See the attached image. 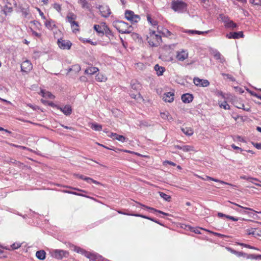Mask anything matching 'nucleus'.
Masks as SVG:
<instances>
[{"instance_id": "obj_18", "label": "nucleus", "mask_w": 261, "mask_h": 261, "mask_svg": "<svg viewBox=\"0 0 261 261\" xmlns=\"http://www.w3.org/2000/svg\"><path fill=\"white\" fill-rule=\"evenodd\" d=\"M223 21L225 23V26L227 28H230L234 29L237 27V24L233 22V21L230 20L228 18H224Z\"/></svg>"}, {"instance_id": "obj_42", "label": "nucleus", "mask_w": 261, "mask_h": 261, "mask_svg": "<svg viewBox=\"0 0 261 261\" xmlns=\"http://www.w3.org/2000/svg\"><path fill=\"white\" fill-rule=\"evenodd\" d=\"M210 82L207 80L202 79V82L200 83L201 87H206L209 86Z\"/></svg>"}, {"instance_id": "obj_43", "label": "nucleus", "mask_w": 261, "mask_h": 261, "mask_svg": "<svg viewBox=\"0 0 261 261\" xmlns=\"http://www.w3.org/2000/svg\"><path fill=\"white\" fill-rule=\"evenodd\" d=\"M151 125L146 121H141L140 122L139 126L140 127H148Z\"/></svg>"}, {"instance_id": "obj_8", "label": "nucleus", "mask_w": 261, "mask_h": 261, "mask_svg": "<svg viewBox=\"0 0 261 261\" xmlns=\"http://www.w3.org/2000/svg\"><path fill=\"white\" fill-rule=\"evenodd\" d=\"M99 10L102 17H108L111 13V10L109 6L106 5L99 6Z\"/></svg>"}, {"instance_id": "obj_17", "label": "nucleus", "mask_w": 261, "mask_h": 261, "mask_svg": "<svg viewBox=\"0 0 261 261\" xmlns=\"http://www.w3.org/2000/svg\"><path fill=\"white\" fill-rule=\"evenodd\" d=\"M77 2L81 5L82 8L90 11L91 5L88 2V0H78Z\"/></svg>"}, {"instance_id": "obj_41", "label": "nucleus", "mask_w": 261, "mask_h": 261, "mask_svg": "<svg viewBox=\"0 0 261 261\" xmlns=\"http://www.w3.org/2000/svg\"><path fill=\"white\" fill-rule=\"evenodd\" d=\"M21 12L22 13L23 16L25 17H27L29 14V10L27 8H21Z\"/></svg>"}, {"instance_id": "obj_58", "label": "nucleus", "mask_w": 261, "mask_h": 261, "mask_svg": "<svg viewBox=\"0 0 261 261\" xmlns=\"http://www.w3.org/2000/svg\"><path fill=\"white\" fill-rule=\"evenodd\" d=\"M236 252V255L238 256H243L246 257V255H247V253L242 252H238V251H235Z\"/></svg>"}, {"instance_id": "obj_5", "label": "nucleus", "mask_w": 261, "mask_h": 261, "mask_svg": "<svg viewBox=\"0 0 261 261\" xmlns=\"http://www.w3.org/2000/svg\"><path fill=\"white\" fill-rule=\"evenodd\" d=\"M245 231L247 235H252L254 237H261V228L256 226L255 225L250 226Z\"/></svg>"}, {"instance_id": "obj_34", "label": "nucleus", "mask_w": 261, "mask_h": 261, "mask_svg": "<svg viewBox=\"0 0 261 261\" xmlns=\"http://www.w3.org/2000/svg\"><path fill=\"white\" fill-rule=\"evenodd\" d=\"M147 21L152 25L156 26L158 25V21L154 20L152 19L150 15L149 14H147Z\"/></svg>"}, {"instance_id": "obj_52", "label": "nucleus", "mask_w": 261, "mask_h": 261, "mask_svg": "<svg viewBox=\"0 0 261 261\" xmlns=\"http://www.w3.org/2000/svg\"><path fill=\"white\" fill-rule=\"evenodd\" d=\"M246 257L248 259H257L256 255L255 254H247V255H246Z\"/></svg>"}, {"instance_id": "obj_3", "label": "nucleus", "mask_w": 261, "mask_h": 261, "mask_svg": "<svg viewBox=\"0 0 261 261\" xmlns=\"http://www.w3.org/2000/svg\"><path fill=\"white\" fill-rule=\"evenodd\" d=\"M149 44L152 47H156L162 43V37L160 35L155 33L154 31H150L149 36L147 37Z\"/></svg>"}, {"instance_id": "obj_50", "label": "nucleus", "mask_w": 261, "mask_h": 261, "mask_svg": "<svg viewBox=\"0 0 261 261\" xmlns=\"http://www.w3.org/2000/svg\"><path fill=\"white\" fill-rule=\"evenodd\" d=\"M53 7L55 9L60 12L61 10V6L60 4L55 3L54 4Z\"/></svg>"}, {"instance_id": "obj_6", "label": "nucleus", "mask_w": 261, "mask_h": 261, "mask_svg": "<svg viewBox=\"0 0 261 261\" xmlns=\"http://www.w3.org/2000/svg\"><path fill=\"white\" fill-rule=\"evenodd\" d=\"M51 256L58 259H62L63 257H67L69 253L67 251L60 249L54 250L51 252Z\"/></svg>"}, {"instance_id": "obj_35", "label": "nucleus", "mask_w": 261, "mask_h": 261, "mask_svg": "<svg viewBox=\"0 0 261 261\" xmlns=\"http://www.w3.org/2000/svg\"><path fill=\"white\" fill-rule=\"evenodd\" d=\"M75 18H76V15H74L73 13H69L66 17V19H67V21L69 22H70L71 21H73V20H75Z\"/></svg>"}, {"instance_id": "obj_64", "label": "nucleus", "mask_w": 261, "mask_h": 261, "mask_svg": "<svg viewBox=\"0 0 261 261\" xmlns=\"http://www.w3.org/2000/svg\"><path fill=\"white\" fill-rule=\"evenodd\" d=\"M32 34L35 36H36L37 37H41V34L35 32V31H33L32 30Z\"/></svg>"}, {"instance_id": "obj_40", "label": "nucleus", "mask_w": 261, "mask_h": 261, "mask_svg": "<svg viewBox=\"0 0 261 261\" xmlns=\"http://www.w3.org/2000/svg\"><path fill=\"white\" fill-rule=\"evenodd\" d=\"M130 95L132 98H134L135 99L138 100L140 99V100L143 99V97L141 96L140 93H138L137 94H135L133 93L130 94Z\"/></svg>"}, {"instance_id": "obj_62", "label": "nucleus", "mask_w": 261, "mask_h": 261, "mask_svg": "<svg viewBox=\"0 0 261 261\" xmlns=\"http://www.w3.org/2000/svg\"><path fill=\"white\" fill-rule=\"evenodd\" d=\"M209 232L213 233L215 236H218V237H221V238H222L223 237H226V236L224 235V234H221V233H218V232H212V231H208Z\"/></svg>"}, {"instance_id": "obj_53", "label": "nucleus", "mask_w": 261, "mask_h": 261, "mask_svg": "<svg viewBox=\"0 0 261 261\" xmlns=\"http://www.w3.org/2000/svg\"><path fill=\"white\" fill-rule=\"evenodd\" d=\"M20 246L21 245L19 243H14L11 246V247L14 250L19 248Z\"/></svg>"}, {"instance_id": "obj_9", "label": "nucleus", "mask_w": 261, "mask_h": 261, "mask_svg": "<svg viewBox=\"0 0 261 261\" xmlns=\"http://www.w3.org/2000/svg\"><path fill=\"white\" fill-rule=\"evenodd\" d=\"M32 68V65L30 61L26 60L21 65V70L23 72H28Z\"/></svg>"}, {"instance_id": "obj_38", "label": "nucleus", "mask_w": 261, "mask_h": 261, "mask_svg": "<svg viewBox=\"0 0 261 261\" xmlns=\"http://www.w3.org/2000/svg\"><path fill=\"white\" fill-rule=\"evenodd\" d=\"M220 107L221 108H223L225 110H229L230 109V106L227 103L226 101H224L222 102L220 105Z\"/></svg>"}, {"instance_id": "obj_21", "label": "nucleus", "mask_w": 261, "mask_h": 261, "mask_svg": "<svg viewBox=\"0 0 261 261\" xmlns=\"http://www.w3.org/2000/svg\"><path fill=\"white\" fill-rule=\"evenodd\" d=\"M198 177L199 178L203 180H212V181H215V182H220V183H221L222 184L229 185L227 182H226L225 181L220 180L216 179V178H214L213 177H210V176H206L205 178L204 177H202L200 176H199Z\"/></svg>"}, {"instance_id": "obj_36", "label": "nucleus", "mask_w": 261, "mask_h": 261, "mask_svg": "<svg viewBox=\"0 0 261 261\" xmlns=\"http://www.w3.org/2000/svg\"><path fill=\"white\" fill-rule=\"evenodd\" d=\"M160 115L161 117L164 119L170 120L171 118L168 112H161Z\"/></svg>"}, {"instance_id": "obj_37", "label": "nucleus", "mask_w": 261, "mask_h": 261, "mask_svg": "<svg viewBox=\"0 0 261 261\" xmlns=\"http://www.w3.org/2000/svg\"><path fill=\"white\" fill-rule=\"evenodd\" d=\"M91 128L94 129L95 130L100 131L102 129V126L97 123H92L91 125Z\"/></svg>"}, {"instance_id": "obj_27", "label": "nucleus", "mask_w": 261, "mask_h": 261, "mask_svg": "<svg viewBox=\"0 0 261 261\" xmlns=\"http://www.w3.org/2000/svg\"><path fill=\"white\" fill-rule=\"evenodd\" d=\"M181 131L187 136H192L193 134V130L191 127H182Z\"/></svg>"}, {"instance_id": "obj_32", "label": "nucleus", "mask_w": 261, "mask_h": 261, "mask_svg": "<svg viewBox=\"0 0 261 261\" xmlns=\"http://www.w3.org/2000/svg\"><path fill=\"white\" fill-rule=\"evenodd\" d=\"M160 196L165 200L169 202L171 200V197L162 192H158Z\"/></svg>"}, {"instance_id": "obj_19", "label": "nucleus", "mask_w": 261, "mask_h": 261, "mask_svg": "<svg viewBox=\"0 0 261 261\" xmlns=\"http://www.w3.org/2000/svg\"><path fill=\"white\" fill-rule=\"evenodd\" d=\"M44 25L46 28H47L49 30H53L54 28H56V25L55 24V22L52 19L46 20Z\"/></svg>"}, {"instance_id": "obj_48", "label": "nucleus", "mask_w": 261, "mask_h": 261, "mask_svg": "<svg viewBox=\"0 0 261 261\" xmlns=\"http://www.w3.org/2000/svg\"><path fill=\"white\" fill-rule=\"evenodd\" d=\"M249 2L254 5H261V0H249Z\"/></svg>"}, {"instance_id": "obj_11", "label": "nucleus", "mask_w": 261, "mask_h": 261, "mask_svg": "<svg viewBox=\"0 0 261 261\" xmlns=\"http://www.w3.org/2000/svg\"><path fill=\"white\" fill-rule=\"evenodd\" d=\"M58 109L62 112L66 116L70 115L72 111L71 107L68 105H66L64 107H58Z\"/></svg>"}, {"instance_id": "obj_33", "label": "nucleus", "mask_w": 261, "mask_h": 261, "mask_svg": "<svg viewBox=\"0 0 261 261\" xmlns=\"http://www.w3.org/2000/svg\"><path fill=\"white\" fill-rule=\"evenodd\" d=\"M13 11V7L12 6H10L9 5H6L3 11L5 15H8L11 13Z\"/></svg>"}, {"instance_id": "obj_22", "label": "nucleus", "mask_w": 261, "mask_h": 261, "mask_svg": "<svg viewBox=\"0 0 261 261\" xmlns=\"http://www.w3.org/2000/svg\"><path fill=\"white\" fill-rule=\"evenodd\" d=\"M154 69L156 71L158 75L160 76L163 75L164 72L165 71V68L162 66L156 64L154 67Z\"/></svg>"}, {"instance_id": "obj_24", "label": "nucleus", "mask_w": 261, "mask_h": 261, "mask_svg": "<svg viewBox=\"0 0 261 261\" xmlns=\"http://www.w3.org/2000/svg\"><path fill=\"white\" fill-rule=\"evenodd\" d=\"M139 204L141 205L142 207H145V208H146L147 210H151L153 212H156V213L163 214V215H164L165 216H169V214H168V213H166L163 212H162L161 211L155 209V208H154L153 207H149V206H146L145 205L142 204L141 203H139Z\"/></svg>"}, {"instance_id": "obj_45", "label": "nucleus", "mask_w": 261, "mask_h": 261, "mask_svg": "<svg viewBox=\"0 0 261 261\" xmlns=\"http://www.w3.org/2000/svg\"><path fill=\"white\" fill-rule=\"evenodd\" d=\"M74 175L81 179H83L84 180H91L90 177L85 176L83 175H80V174H74Z\"/></svg>"}, {"instance_id": "obj_51", "label": "nucleus", "mask_w": 261, "mask_h": 261, "mask_svg": "<svg viewBox=\"0 0 261 261\" xmlns=\"http://www.w3.org/2000/svg\"><path fill=\"white\" fill-rule=\"evenodd\" d=\"M65 192L67 193H69V194H73V195H78V196H83V197H87L86 196H85V195H83L82 194L78 193H76V192H75L70 191H66Z\"/></svg>"}, {"instance_id": "obj_1", "label": "nucleus", "mask_w": 261, "mask_h": 261, "mask_svg": "<svg viewBox=\"0 0 261 261\" xmlns=\"http://www.w3.org/2000/svg\"><path fill=\"white\" fill-rule=\"evenodd\" d=\"M113 25L122 34H129L133 31L132 27L123 21L115 20L113 22Z\"/></svg>"}, {"instance_id": "obj_59", "label": "nucleus", "mask_w": 261, "mask_h": 261, "mask_svg": "<svg viewBox=\"0 0 261 261\" xmlns=\"http://www.w3.org/2000/svg\"><path fill=\"white\" fill-rule=\"evenodd\" d=\"M253 145L258 149H261V143H252Z\"/></svg>"}, {"instance_id": "obj_44", "label": "nucleus", "mask_w": 261, "mask_h": 261, "mask_svg": "<svg viewBox=\"0 0 261 261\" xmlns=\"http://www.w3.org/2000/svg\"><path fill=\"white\" fill-rule=\"evenodd\" d=\"M202 82V79L198 77H194L193 79V82L196 86H200V83Z\"/></svg>"}, {"instance_id": "obj_55", "label": "nucleus", "mask_w": 261, "mask_h": 261, "mask_svg": "<svg viewBox=\"0 0 261 261\" xmlns=\"http://www.w3.org/2000/svg\"><path fill=\"white\" fill-rule=\"evenodd\" d=\"M240 178L241 179H245V180H247L250 182H251L252 183H254L252 181H251V177H249V176H245V175H243V176H241L240 177Z\"/></svg>"}, {"instance_id": "obj_61", "label": "nucleus", "mask_w": 261, "mask_h": 261, "mask_svg": "<svg viewBox=\"0 0 261 261\" xmlns=\"http://www.w3.org/2000/svg\"><path fill=\"white\" fill-rule=\"evenodd\" d=\"M215 58L217 60L221 59V55L220 53L217 52L214 55Z\"/></svg>"}, {"instance_id": "obj_4", "label": "nucleus", "mask_w": 261, "mask_h": 261, "mask_svg": "<svg viewBox=\"0 0 261 261\" xmlns=\"http://www.w3.org/2000/svg\"><path fill=\"white\" fill-rule=\"evenodd\" d=\"M187 5L181 1H173L171 3V8L175 12L182 13L187 10Z\"/></svg>"}, {"instance_id": "obj_57", "label": "nucleus", "mask_w": 261, "mask_h": 261, "mask_svg": "<svg viewBox=\"0 0 261 261\" xmlns=\"http://www.w3.org/2000/svg\"><path fill=\"white\" fill-rule=\"evenodd\" d=\"M223 75L226 76L227 79L230 80L231 81H235L234 78L232 75H230L229 74L223 73Z\"/></svg>"}, {"instance_id": "obj_49", "label": "nucleus", "mask_w": 261, "mask_h": 261, "mask_svg": "<svg viewBox=\"0 0 261 261\" xmlns=\"http://www.w3.org/2000/svg\"><path fill=\"white\" fill-rule=\"evenodd\" d=\"M140 19V18L139 17V15H134L132 19H131V21L132 22H137L138 21H139Z\"/></svg>"}, {"instance_id": "obj_7", "label": "nucleus", "mask_w": 261, "mask_h": 261, "mask_svg": "<svg viewBox=\"0 0 261 261\" xmlns=\"http://www.w3.org/2000/svg\"><path fill=\"white\" fill-rule=\"evenodd\" d=\"M58 45L62 49H69L72 45V43L67 40L60 38L58 40Z\"/></svg>"}, {"instance_id": "obj_16", "label": "nucleus", "mask_w": 261, "mask_h": 261, "mask_svg": "<svg viewBox=\"0 0 261 261\" xmlns=\"http://www.w3.org/2000/svg\"><path fill=\"white\" fill-rule=\"evenodd\" d=\"M193 99V95L189 93L184 94L181 96V100L184 103H190Z\"/></svg>"}, {"instance_id": "obj_12", "label": "nucleus", "mask_w": 261, "mask_h": 261, "mask_svg": "<svg viewBox=\"0 0 261 261\" xmlns=\"http://www.w3.org/2000/svg\"><path fill=\"white\" fill-rule=\"evenodd\" d=\"M234 106L238 109H241L247 112H250V108L249 107L245 108L244 104L239 100H236L233 101Z\"/></svg>"}, {"instance_id": "obj_25", "label": "nucleus", "mask_w": 261, "mask_h": 261, "mask_svg": "<svg viewBox=\"0 0 261 261\" xmlns=\"http://www.w3.org/2000/svg\"><path fill=\"white\" fill-rule=\"evenodd\" d=\"M132 215L133 216L139 217H141V218H143L145 219H147L150 220L153 222H154L155 223H158L161 225H162L158 220H157L153 218L149 217L146 216L145 215H143L139 214H136L135 215Z\"/></svg>"}, {"instance_id": "obj_54", "label": "nucleus", "mask_w": 261, "mask_h": 261, "mask_svg": "<svg viewBox=\"0 0 261 261\" xmlns=\"http://www.w3.org/2000/svg\"><path fill=\"white\" fill-rule=\"evenodd\" d=\"M140 87V85L138 83L132 84V88L136 90L139 89Z\"/></svg>"}, {"instance_id": "obj_60", "label": "nucleus", "mask_w": 261, "mask_h": 261, "mask_svg": "<svg viewBox=\"0 0 261 261\" xmlns=\"http://www.w3.org/2000/svg\"><path fill=\"white\" fill-rule=\"evenodd\" d=\"M226 218L233 221H237L238 220V218L229 215L226 216Z\"/></svg>"}, {"instance_id": "obj_47", "label": "nucleus", "mask_w": 261, "mask_h": 261, "mask_svg": "<svg viewBox=\"0 0 261 261\" xmlns=\"http://www.w3.org/2000/svg\"><path fill=\"white\" fill-rule=\"evenodd\" d=\"M228 202L231 203V204H233L237 206H238L239 207H240V208H243V209H245V210H249V211H253L252 208H249V207H243L239 204H238L236 203H234V202H231V201H228Z\"/></svg>"}, {"instance_id": "obj_30", "label": "nucleus", "mask_w": 261, "mask_h": 261, "mask_svg": "<svg viewBox=\"0 0 261 261\" xmlns=\"http://www.w3.org/2000/svg\"><path fill=\"white\" fill-rule=\"evenodd\" d=\"M41 93L42 94V96L44 97L49 98L50 99H54L55 97V96L49 92L41 90Z\"/></svg>"}, {"instance_id": "obj_46", "label": "nucleus", "mask_w": 261, "mask_h": 261, "mask_svg": "<svg viewBox=\"0 0 261 261\" xmlns=\"http://www.w3.org/2000/svg\"><path fill=\"white\" fill-rule=\"evenodd\" d=\"M95 79L96 81L98 82H102L106 79V78L102 74H99L96 75Z\"/></svg>"}, {"instance_id": "obj_39", "label": "nucleus", "mask_w": 261, "mask_h": 261, "mask_svg": "<svg viewBox=\"0 0 261 261\" xmlns=\"http://www.w3.org/2000/svg\"><path fill=\"white\" fill-rule=\"evenodd\" d=\"M182 150L185 152H188L193 150V147L190 145H184L182 146Z\"/></svg>"}, {"instance_id": "obj_13", "label": "nucleus", "mask_w": 261, "mask_h": 261, "mask_svg": "<svg viewBox=\"0 0 261 261\" xmlns=\"http://www.w3.org/2000/svg\"><path fill=\"white\" fill-rule=\"evenodd\" d=\"M188 57V53L185 50H181V51L178 52L176 55V58L178 60L183 61L186 59Z\"/></svg>"}, {"instance_id": "obj_29", "label": "nucleus", "mask_w": 261, "mask_h": 261, "mask_svg": "<svg viewBox=\"0 0 261 261\" xmlns=\"http://www.w3.org/2000/svg\"><path fill=\"white\" fill-rule=\"evenodd\" d=\"M103 31H104V34H105L109 38H110L111 37L113 36V33L112 31L109 29V27L107 25L103 26Z\"/></svg>"}, {"instance_id": "obj_26", "label": "nucleus", "mask_w": 261, "mask_h": 261, "mask_svg": "<svg viewBox=\"0 0 261 261\" xmlns=\"http://www.w3.org/2000/svg\"><path fill=\"white\" fill-rule=\"evenodd\" d=\"M45 252L41 250L36 252V256L40 260H44L45 258Z\"/></svg>"}, {"instance_id": "obj_2", "label": "nucleus", "mask_w": 261, "mask_h": 261, "mask_svg": "<svg viewBox=\"0 0 261 261\" xmlns=\"http://www.w3.org/2000/svg\"><path fill=\"white\" fill-rule=\"evenodd\" d=\"M71 247L73 248V250L75 252L78 253H81L89 259H92L95 261H108L107 259L102 258L101 256L98 257L96 255L86 251L84 249L80 248V247L72 245Z\"/></svg>"}, {"instance_id": "obj_31", "label": "nucleus", "mask_w": 261, "mask_h": 261, "mask_svg": "<svg viewBox=\"0 0 261 261\" xmlns=\"http://www.w3.org/2000/svg\"><path fill=\"white\" fill-rule=\"evenodd\" d=\"M135 15L134 12L130 10H126L125 12V17L128 20L130 21Z\"/></svg>"}, {"instance_id": "obj_63", "label": "nucleus", "mask_w": 261, "mask_h": 261, "mask_svg": "<svg viewBox=\"0 0 261 261\" xmlns=\"http://www.w3.org/2000/svg\"><path fill=\"white\" fill-rule=\"evenodd\" d=\"M47 103H48V105H49V106H50L53 108H56L57 109H58V107H59V106L55 104L53 102H47Z\"/></svg>"}, {"instance_id": "obj_56", "label": "nucleus", "mask_w": 261, "mask_h": 261, "mask_svg": "<svg viewBox=\"0 0 261 261\" xmlns=\"http://www.w3.org/2000/svg\"><path fill=\"white\" fill-rule=\"evenodd\" d=\"M90 179L91 180H85V181H86L88 183H90V182H92L95 184H96V185H101V184L99 182V181H97L91 178H90Z\"/></svg>"}, {"instance_id": "obj_28", "label": "nucleus", "mask_w": 261, "mask_h": 261, "mask_svg": "<svg viewBox=\"0 0 261 261\" xmlns=\"http://www.w3.org/2000/svg\"><path fill=\"white\" fill-rule=\"evenodd\" d=\"M94 30L100 36L104 35L103 28L102 29L101 27L98 24H95L94 25Z\"/></svg>"}, {"instance_id": "obj_15", "label": "nucleus", "mask_w": 261, "mask_h": 261, "mask_svg": "<svg viewBox=\"0 0 261 261\" xmlns=\"http://www.w3.org/2000/svg\"><path fill=\"white\" fill-rule=\"evenodd\" d=\"M174 94L173 93L168 92V93L164 94V95L163 97V99L166 102H171L174 100Z\"/></svg>"}, {"instance_id": "obj_10", "label": "nucleus", "mask_w": 261, "mask_h": 261, "mask_svg": "<svg viewBox=\"0 0 261 261\" xmlns=\"http://www.w3.org/2000/svg\"><path fill=\"white\" fill-rule=\"evenodd\" d=\"M226 37L229 39H238L244 37L243 33L242 31L239 32H230L227 34Z\"/></svg>"}, {"instance_id": "obj_20", "label": "nucleus", "mask_w": 261, "mask_h": 261, "mask_svg": "<svg viewBox=\"0 0 261 261\" xmlns=\"http://www.w3.org/2000/svg\"><path fill=\"white\" fill-rule=\"evenodd\" d=\"M110 137L113 138L114 139L117 140L121 142H125L127 139L124 136L118 135L116 133H111Z\"/></svg>"}, {"instance_id": "obj_23", "label": "nucleus", "mask_w": 261, "mask_h": 261, "mask_svg": "<svg viewBox=\"0 0 261 261\" xmlns=\"http://www.w3.org/2000/svg\"><path fill=\"white\" fill-rule=\"evenodd\" d=\"M98 71V69L95 67H89L85 71V73L87 74L92 75Z\"/></svg>"}, {"instance_id": "obj_14", "label": "nucleus", "mask_w": 261, "mask_h": 261, "mask_svg": "<svg viewBox=\"0 0 261 261\" xmlns=\"http://www.w3.org/2000/svg\"><path fill=\"white\" fill-rule=\"evenodd\" d=\"M157 29L158 32L159 34H162L163 35L166 37H170L172 35V33L166 28H163L158 26Z\"/></svg>"}]
</instances>
